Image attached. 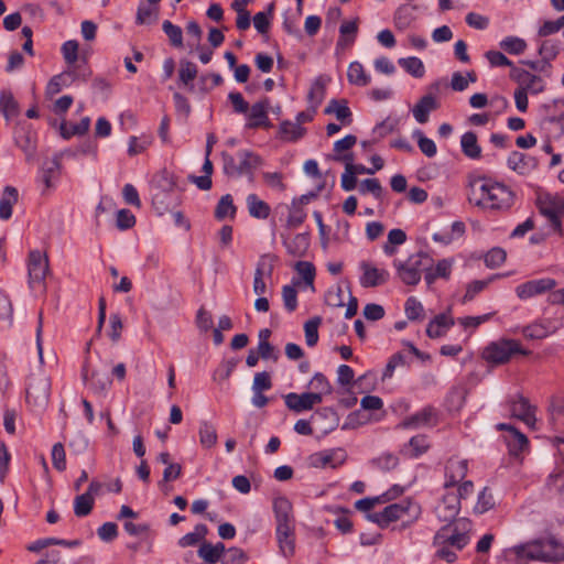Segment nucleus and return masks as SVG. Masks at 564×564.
Here are the masks:
<instances>
[{"instance_id": "nucleus-1", "label": "nucleus", "mask_w": 564, "mask_h": 564, "mask_svg": "<svg viewBox=\"0 0 564 564\" xmlns=\"http://www.w3.org/2000/svg\"><path fill=\"white\" fill-rule=\"evenodd\" d=\"M513 191L502 182L478 177L470 183L469 202L484 210L506 212L514 203Z\"/></svg>"}, {"instance_id": "nucleus-2", "label": "nucleus", "mask_w": 564, "mask_h": 564, "mask_svg": "<svg viewBox=\"0 0 564 564\" xmlns=\"http://www.w3.org/2000/svg\"><path fill=\"white\" fill-rule=\"evenodd\" d=\"M517 561L564 562V545L554 538L533 540L507 550Z\"/></svg>"}, {"instance_id": "nucleus-3", "label": "nucleus", "mask_w": 564, "mask_h": 564, "mask_svg": "<svg viewBox=\"0 0 564 564\" xmlns=\"http://www.w3.org/2000/svg\"><path fill=\"white\" fill-rule=\"evenodd\" d=\"M419 513L420 507L412 500L404 499L387 506L381 511L370 513L368 519L383 529L397 521L412 522Z\"/></svg>"}, {"instance_id": "nucleus-4", "label": "nucleus", "mask_w": 564, "mask_h": 564, "mask_svg": "<svg viewBox=\"0 0 564 564\" xmlns=\"http://www.w3.org/2000/svg\"><path fill=\"white\" fill-rule=\"evenodd\" d=\"M530 350L522 347L516 339L500 338L490 341L481 351V358L491 366L508 364L514 356H529Z\"/></svg>"}, {"instance_id": "nucleus-5", "label": "nucleus", "mask_w": 564, "mask_h": 564, "mask_svg": "<svg viewBox=\"0 0 564 564\" xmlns=\"http://www.w3.org/2000/svg\"><path fill=\"white\" fill-rule=\"evenodd\" d=\"M468 471V460L460 456L449 457L444 465V487H457L459 497L468 498L474 492V482L464 480Z\"/></svg>"}, {"instance_id": "nucleus-6", "label": "nucleus", "mask_w": 564, "mask_h": 564, "mask_svg": "<svg viewBox=\"0 0 564 564\" xmlns=\"http://www.w3.org/2000/svg\"><path fill=\"white\" fill-rule=\"evenodd\" d=\"M175 185V175L172 171L163 169L153 176L151 182L152 204L159 214L162 215L169 210L173 202Z\"/></svg>"}, {"instance_id": "nucleus-7", "label": "nucleus", "mask_w": 564, "mask_h": 564, "mask_svg": "<svg viewBox=\"0 0 564 564\" xmlns=\"http://www.w3.org/2000/svg\"><path fill=\"white\" fill-rule=\"evenodd\" d=\"M469 541L465 533H449L447 528H442L434 538L436 558L447 563L457 560V551H460Z\"/></svg>"}, {"instance_id": "nucleus-8", "label": "nucleus", "mask_w": 564, "mask_h": 564, "mask_svg": "<svg viewBox=\"0 0 564 564\" xmlns=\"http://www.w3.org/2000/svg\"><path fill=\"white\" fill-rule=\"evenodd\" d=\"M50 272L48 258L39 250H32L28 257L29 286L33 291H46L45 279Z\"/></svg>"}, {"instance_id": "nucleus-9", "label": "nucleus", "mask_w": 564, "mask_h": 564, "mask_svg": "<svg viewBox=\"0 0 564 564\" xmlns=\"http://www.w3.org/2000/svg\"><path fill=\"white\" fill-rule=\"evenodd\" d=\"M427 257L423 253L411 256L405 262L394 261L398 276L408 285H416L421 281L422 272L425 270L424 261Z\"/></svg>"}, {"instance_id": "nucleus-10", "label": "nucleus", "mask_w": 564, "mask_h": 564, "mask_svg": "<svg viewBox=\"0 0 564 564\" xmlns=\"http://www.w3.org/2000/svg\"><path fill=\"white\" fill-rule=\"evenodd\" d=\"M539 208L556 232H562V217L564 215V198L560 196L545 195L539 199Z\"/></svg>"}, {"instance_id": "nucleus-11", "label": "nucleus", "mask_w": 564, "mask_h": 564, "mask_svg": "<svg viewBox=\"0 0 564 564\" xmlns=\"http://www.w3.org/2000/svg\"><path fill=\"white\" fill-rule=\"evenodd\" d=\"M275 258L271 254H262L254 270L253 292L262 295L267 292V282L272 279Z\"/></svg>"}, {"instance_id": "nucleus-12", "label": "nucleus", "mask_w": 564, "mask_h": 564, "mask_svg": "<svg viewBox=\"0 0 564 564\" xmlns=\"http://www.w3.org/2000/svg\"><path fill=\"white\" fill-rule=\"evenodd\" d=\"M498 431H506L507 434L503 436L505 443L507 444L509 454L514 457H519L523 453L529 452V440L528 437L517 430L514 426L499 423L496 425Z\"/></svg>"}, {"instance_id": "nucleus-13", "label": "nucleus", "mask_w": 564, "mask_h": 564, "mask_svg": "<svg viewBox=\"0 0 564 564\" xmlns=\"http://www.w3.org/2000/svg\"><path fill=\"white\" fill-rule=\"evenodd\" d=\"M555 286L556 281L551 278L530 280L519 284L516 288V294L520 300H529L552 291Z\"/></svg>"}, {"instance_id": "nucleus-14", "label": "nucleus", "mask_w": 564, "mask_h": 564, "mask_svg": "<svg viewBox=\"0 0 564 564\" xmlns=\"http://www.w3.org/2000/svg\"><path fill=\"white\" fill-rule=\"evenodd\" d=\"M542 124L545 129L554 124L557 135L564 133V100L556 99L543 106Z\"/></svg>"}, {"instance_id": "nucleus-15", "label": "nucleus", "mask_w": 564, "mask_h": 564, "mask_svg": "<svg viewBox=\"0 0 564 564\" xmlns=\"http://www.w3.org/2000/svg\"><path fill=\"white\" fill-rule=\"evenodd\" d=\"M511 77L518 83V88L530 94H540L545 88V82L541 76L522 68L513 67Z\"/></svg>"}, {"instance_id": "nucleus-16", "label": "nucleus", "mask_w": 564, "mask_h": 564, "mask_svg": "<svg viewBox=\"0 0 564 564\" xmlns=\"http://www.w3.org/2000/svg\"><path fill=\"white\" fill-rule=\"evenodd\" d=\"M285 405L291 411L301 413L303 411L312 410L316 404L322 403L319 394H313L312 392L294 393L291 392L284 397Z\"/></svg>"}, {"instance_id": "nucleus-17", "label": "nucleus", "mask_w": 564, "mask_h": 564, "mask_svg": "<svg viewBox=\"0 0 564 564\" xmlns=\"http://www.w3.org/2000/svg\"><path fill=\"white\" fill-rule=\"evenodd\" d=\"M269 101L260 100L249 107L247 112V127L250 129L270 128L271 122L268 116Z\"/></svg>"}, {"instance_id": "nucleus-18", "label": "nucleus", "mask_w": 564, "mask_h": 564, "mask_svg": "<svg viewBox=\"0 0 564 564\" xmlns=\"http://www.w3.org/2000/svg\"><path fill=\"white\" fill-rule=\"evenodd\" d=\"M100 484L91 481L88 490L82 495H78L74 499V513L76 517L84 518L90 514L95 506V497L100 489Z\"/></svg>"}, {"instance_id": "nucleus-19", "label": "nucleus", "mask_w": 564, "mask_h": 564, "mask_svg": "<svg viewBox=\"0 0 564 564\" xmlns=\"http://www.w3.org/2000/svg\"><path fill=\"white\" fill-rule=\"evenodd\" d=\"M437 423V412L433 406H425L415 414L404 419L400 426L404 429H420L433 426Z\"/></svg>"}, {"instance_id": "nucleus-20", "label": "nucleus", "mask_w": 564, "mask_h": 564, "mask_svg": "<svg viewBox=\"0 0 564 564\" xmlns=\"http://www.w3.org/2000/svg\"><path fill=\"white\" fill-rule=\"evenodd\" d=\"M273 510L276 518V528L289 530L294 528L293 508L291 501L285 497H276L273 500Z\"/></svg>"}, {"instance_id": "nucleus-21", "label": "nucleus", "mask_w": 564, "mask_h": 564, "mask_svg": "<svg viewBox=\"0 0 564 564\" xmlns=\"http://www.w3.org/2000/svg\"><path fill=\"white\" fill-rule=\"evenodd\" d=\"M460 499L458 492L446 494L435 509L438 519L444 522L454 520L460 510Z\"/></svg>"}, {"instance_id": "nucleus-22", "label": "nucleus", "mask_w": 564, "mask_h": 564, "mask_svg": "<svg viewBox=\"0 0 564 564\" xmlns=\"http://www.w3.org/2000/svg\"><path fill=\"white\" fill-rule=\"evenodd\" d=\"M510 412L512 416L521 420L529 427L534 429L536 423L535 408L532 406L525 398L518 397L512 400L510 403Z\"/></svg>"}, {"instance_id": "nucleus-23", "label": "nucleus", "mask_w": 564, "mask_h": 564, "mask_svg": "<svg viewBox=\"0 0 564 564\" xmlns=\"http://www.w3.org/2000/svg\"><path fill=\"white\" fill-rule=\"evenodd\" d=\"M360 270L362 275L360 276V284L364 288H375L386 283L389 279V272L384 269H379L369 262H361Z\"/></svg>"}, {"instance_id": "nucleus-24", "label": "nucleus", "mask_w": 564, "mask_h": 564, "mask_svg": "<svg viewBox=\"0 0 564 564\" xmlns=\"http://www.w3.org/2000/svg\"><path fill=\"white\" fill-rule=\"evenodd\" d=\"M307 203V198L302 196L297 199H293L290 205H286L288 217L285 225L289 229H295L300 227L306 219V210L304 205Z\"/></svg>"}, {"instance_id": "nucleus-25", "label": "nucleus", "mask_w": 564, "mask_h": 564, "mask_svg": "<svg viewBox=\"0 0 564 564\" xmlns=\"http://www.w3.org/2000/svg\"><path fill=\"white\" fill-rule=\"evenodd\" d=\"M340 453L341 452L339 449H328L314 453L308 458L310 465L315 468H335L343 462V455L339 456Z\"/></svg>"}, {"instance_id": "nucleus-26", "label": "nucleus", "mask_w": 564, "mask_h": 564, "mask_svg": "<svg viewBox=\"0 0 564 564\" xmlns=\"http://www.w3.org/2000/svg\"><path fill=\"white\" fill-rule=\"evenodd\" d=\"M556 327L550 319L535 321L522 328V335L528 339H543L555 332Z\"/></svg>"}, {"instance_id": "nucleus-27", "label": "nucleus", "mask_w": 564, "mask_h": 564, "mask_svg": "<svg viewBox=\"0 0 564 564\" xmlns=\"http://www.w3.org/2000/svg\"><path fill=\"white\" fill-rule=\"evenodd\" d=\"M440 107L436 98L431 94L424 95L415 104L412 109L414 119L419 123H426L429 121V115L431 111L436 110Z\"/></svg>"}, {"instance_id": "nucleus-28", "label": "nucleus", "mask_w": 564, "mask_h": 564, "mask_svg": "<svg viewBox=\"0 0 564 564\" xmlns=\"http://www.w3.org/2000/svg\"><path fill=\"white\" fill-rule=\"evenodd\" d=\"M324 112L334 115L341 126H349L352 122V113L346 99H332Z\"/></svg>"}, {"instance_id": "nucleus-29", "label": "nucleus", "mask_w": 564, "mask_h": 564, "mask_svg": "<svg viewBox=\"0 0 564 564\" xmlns=\"http://www.w3.org/2000/svg\"><path fill=\"white\" fill-rule=\"evenodd\" d=\"M330 78L325 75H321L316 77L308 90L307 101L311 108H318V106L323 102L326 96V88Z\"/></svg>"}, {"instance_id": "nucleus-30", "label": "nucleus", "mask_w": 564, "mask_h": 564, "mask_svg": "<svg viewBox=\"0 0 564 564\" xmlns=\"http://www.w3.org/2000/svg\"><path fill=\"white\" fill-rule=\"evenodd\" d=\"M356 143L357 137L354 134H347L334 143L333 154L329 155V159L345 164L347 159H351L354 156L349 151Z\"/></svg>"}, {"instance_id": "nucleus-31", "label": "nucleus", "mask_w": 564, "mask_h": 564, "mask_svg": "<svg viewBox=\"0 0 564 564\" xmlns=\"http://www.w3.org/2000/svg\"><path fill=\"white\" fill-rule=\"evenodd\" d=\"M455 324L454 318L447 314L436 315L426 327V335L430 338H440Z\"/></svg>"}, {"instance_id": "nucleus-32", "label": "nucleus", "mask_w": 564, "mask_h": 564, "mask_svg": "<svg viewBox=\"0 0 564 564\" xmlns=\"http://www.w3.org/2000/svg\"><path fill=\"white\" fill-rule=\"evenodd\" d=\"M75 78L76 70L72 68L53 76L47 83L46 95L51 97L57 95L63 88L70 86Z\"/></svg>"}, {"instance_id": "nucleus-33", "label": "nucleus", "mask_w": 564, "mask_h": 564, "mask_svg": "<svg viewBox=\"0 0 564 564\" xmlns=\"http://www.w3.org/2000/svg\"><path fill=\"white\" fill-rule=\"evenodd\" d=\"M19 192L13 186H6L0 198V219L8 220L12 216L13 206L18 203Z\"/></svg>"}, {"instance_id": "nucleus-34", "label": "nucleus", "mask_w": 564, "mask_h": 564, "mask_svg": "<svg viewBox=\"0 0 564 564\" xmlns=\"http://www.w3.org/2000/svg\"><path fill=\"white\" fill-rule=\"evenodd\" d=\"M460 148L464 155L470 160L481 158V148L478 143L477 134L473 131L465 132L460 137Z\"/></svg>"}, {"instance_id": "nucleus-35", "label": "nucleus", "mask_w": 564, "mask_h": 564, "mask_svg": "<svg viewBox=\"0 0 564 564\" xmlns=\"http://www.w3.org/2000/svg\"><path fill=\"white\" fill-rule=\"evenodd\" d=\"M358 32L357 21H345L339 28V37L336 44L337 50H345L351 46Z\"/></svg>"}, {"instance_id": "nucleus-36", "label": "nucleus", "mask_w": 564, "mask_h": 564, "mask_svg": "<svg viewBox=\"0 0 564 564\" xmlns=\"http://www.w3.org/2000/svg\"><path fill=\"white\" fill-rule=\"evenodd\" d=\"M247 207L249 215L257 219H267L270 216L271 207L270 205L259 198L256 194H249L247 196Z\"/></svg>"}, {"instance_id": "nucleus-37", "label": "nucleus", "mask_w": 564, "mask_h": 564, "mask_svg": "<svg viewBox=\"0 0 564 564\" xmlns=\"http://www.w3.org/2000/svg\"><path fill=\"white\" fill-rule=\"evenodd\" d=\"M347 79L351 85L365 87L370 84L371 76L367 73L361 63L352 62L347 69Z\"/></svg>"}, {"instance_id": "nucleus-38", "label": "nucleus", "mask_w": 564, "mask_h": 564, "mask_svg": "<svg viewBox=\"0 0 564 564\" xmlns=\"http://www.w3.org/2000/svg\"><path fill=\"white\" fill-rule=\"evenodd\" d=\"M453 262L447 259L440 260L433 269L425 272L424 279L429 285L433 284L437 279H448L452 273Z\"/></svg>"}, {"instance_id": "nucleus-39", "label": "nucleus", "mask_w": 564, "mask_h": 564, "mask_svg": "<svg viewBox=\"0 0 564 564\" xmlns=\"http://www.w3.org/2000/svg\"><path fill=\"white\" fill-rule=\"evenodd\" d=\"M14 141L24 153L31 155L35 149V138L33 133L24 128H18L14 130Z\"/></svg>"}, {"instance_id": "nucleus-40", "label": "nucleus", "mask_w": 564, "mask_h": 564, "mask_svg": "<svg viewBox=\"0 0 564 564\" xmlns=\"http://www.w3.org/2000/svg\"><path fill=\"white\" fill-rule=\"evenodd\" d=\"M430 447L426 436H413L403 448V454L410 458H417Z\"/></svg>"}, {"instance_id": "nucleus-41", "label": "nucleus", "mask_w": 564, "mask_h": 564, "mask_svg": "<svg viewBox=\"0 0 564 564\" xmlns=\"http://www.w3.org/2000/svg\"><path fill=\"white\" fill-rule=\"evenodd\" d=\"M90 128V118L84 117L77 123L64 122L61 124V134L65 139H70L74 135H84Z\"/></svg>"}, {"instance_id": "nucleus-42", "label": "nucleus", "mask_w": 564, "mask_h": 564, "mask_svg": "<svg viewBox=\"0 0 564 564\" xmlns=\"http://www.w3.org/2000/svg\"><path fill=\"white\" fill-rule=\"evenodd\" d=\"M276 538L281 552L285 556L293 555L295 551L294 528H289V530L285 531L281 530V528H276Z\"/></svg>"}, {"instance_id": "nucleus-43", "label": "nucleus", "mask_w": 564, "mask_h": 564, "mask_svg": "<svg viewBox=\"0 0 564 564\" xmlns=\"http://www.w3.org/2000/svg\"><path fill=\"white\" fill-rule=\"evenodd\" d=\"M398 63L408 74L415 78H422L425 74V66L419 57H402L399 58Z\"/></svg>"}, {"instance_id": "nucleus-44", "label": "nucleus", "mask_w": 564, "mask_h": 564, "mask_svg": "<svg viewBox=\"0 0 564 564\" xmlns=\"http://www.w3.org/2000/svg\"><path fill=\"white\" fill-rule=\"evenodd\" d=\"M159 459L163 464L167 465L163 473V479L159 482V487L165 496H169L170 492L173 490V487L170 486L169 482L172 479L176 478V474H173L174 466H173V464L170 463V454L169 453H161L159 456Z\"/></svg>"}, {"instance_id": "nucleus-45", "label": "nucleus", "mask_w": 564, "mask_h": 564, "mask_svg": "<svg viewBox=\"0 0 564 564\" xmlns=\"http://www.w3.org/2000/svg\"><path fill=\"white\" fill-rule=\"evenodd\" d=\"M306 130L300 123L292 121H283L280 124L281 138L285 141H296L305 134Z\"/></svg>"}, {"instance_id": "nucleus-46", "label": "nucleus", "mask_w": 564, "mask_h": 564, "mask_svg": "<svg viewBox=\"0 0 564 564\" xmlns=\"http://www.w3.org/2000/svg\"><path fill=\"white\" fill-rule=\"evenodd\" d=\"M159 15V7L153 4L140 3L137 11V24H152L156 22Z\"/></svg>"}, {"instance_id": "nucleus-47", "label": "nucleus", "mask_w": 564, "mask_h": 564, "mask_svg": "<svg viewBox=\"0 0 564 564\" xmlns=\"http://www.w3.org/2000/svg\"><path fill=\"white\" fill-rule=\"evenodd\" d=\"M236 210L237 208L234 204L231 195L227 194L221 196V198L217 203V206L215 208V217L218 220H223L227 217L234 218L236 215Z\"/></svg>"}, {"instance_id": "nucleus-48", "label": "nucleus", "mask_w": 564, "mask_h": 564, "mask_svg": "<svg viewBox=\"0 0 564 564\" xmlns=\"http://www.w3.org/2000/svg\"><path fill=\"white\" fill-rule=\"evenodd\" d=\"M239 174L250 173L261 164V159L253 152L242 151L239 153Z\"/></svg>"}, {"instance_id": "nucleus-49", "label": "nucleus", "mask_w": 564, "mask_h": 564, "mask_svg": "<svg viewBox=\"0 0 564 564\" xmlns=\"http://www.w3.org/2000/svg\"><path fill=\"white\" fill-rule=\"evenodd\" d=\"M79 44L76 40H68L62 44L61 53L67 66L75 69V64L78 61Z\"/></svg>"}, {"instance_id": "nucleus-50", "label": "nucleus", "mask_w": 564, "mask_h": 564, "mask_svg": "<svg viewBox=\"0 0 564 564\" xmlns=\"http://www.w3.org/2000/svg\"><path fill=\"white\" fill-rule=\"evenodd\" d=\"M217 432L209 422H203L199 426V443L205 448H212L217 444Z\"/></svg>"}, {"instance_id": "nucleus-51", "label": "nucleus", "mask_w": 564, "mask_h": 564, "mask_svg": "<svg viewBox=\"0 0 564 564\" xmlns=\"http://www.w3.org/2000/svg\"><path fill=\"white\" fill-rule=\"evenodd\" d=\"M508 166L518 174L524 175L530 171V160L520 152H512L508 158Z\"/></svg>"}, {"instance_id": "nucleus-52", "label": "nucleus", "mask_w": 564, "mask_h": 564, "mask_svg": "<svg viewBox=\"0 0 564 564\" xmlns=\"http://www.w3.org/2000/svg\"><path fill=\"white\" fill-rule=\"evenodd\" d=\"M199 555L208 563H216L220 560L221 554L225 552L223 543L216 545L203 544L199 547Z\"/></svg>"}, {"instance_id": "nucleus-53", "label": "nucleus", "mask_w": 564, "mask_h": 564, "mask_svg": "<svg viewBox=\"0 0 564 564\" xmlns=\"http://www.w3.org/2000/svg\"><path fill=\"white\" fill-rule=\"evenodd\" d=\"M322 324V318L319 316H315L308 319L304 324L305 332V341L307 346L313 347L318 341V327Z\"/></svg>"}, {"instance_id": "nucleus-54", "label": "nucleus", "mask_w": 564, "mask_h": 564, "mask_svg": "<svg viewBox=\"0 0 564 564\" xmlns=\"http://www.w3.org/2000/svg\"><path fill=\"white\" fill-rule=\"evenodd\" d=\"M286 250L294 257H302L308 248V239L304 235H296L285 242Z\"/></svg>"}, {"instance_id": "nucleus-55", "label": "nucleus", "mask_w": 564, "mask_h": 564, "mask_svg": "<svg viewBox=\"0 0 564 564\" xmlns=\"http://www.w3.org/2000/svg\"><path fill=\"white\" fill-rule=\"evenodd\" d=\"M360 194H371L377 199H382L383 187L378 178H366L358 187Z\"/></svg>"}, {"instance_id": "nucleus-56", "label": "nucleus", "mask_w": 564, "mask_h": 564, "mask_svg": "<svg viewBox=\"0 0 564 564\" xmlns=\"http://www.w3.org/2000/svg\"><path fill=\"white\" fill-rule=\"evenodd\" d=\"M406 235L402 229L395 228L389 231L388 242L383 246V250L387 254L392 256L395 252L394 246L404 243Z\"/></svg>"}, {"instance_id": "nucleus-57", "label": "nucleus", "mask_w": 564, "mask_h": 564, "mask_svg": "<svg viewBox=\"0 0 564 564\" xmlns=\"http://www.w3.org/2000/svg\"><path fill=\"white\" fill-rule=\"evenodd\" d=\"M311 388L315 390L313 394H319L323 399L324 395L332 393V386L323 373H315L310 382Z\"/></svg>"}, {"instance_id": "nucleus-58", "label": "nucleus", "mask_w": 564, "mask_h": 564, "mask_svg": "<svg viewBox=\"0 0 564 564\" xmlns=\"http://www.w3.org/2000/svg\"><path fill=\"white\" fill-rule=\"evenodd\" d=\"M500 47L514 55L522 54L527 48L524 40L516 36H508L500 42Z\"/></svg>"}, {"instance_id": "nucleus-59", "label": "nucleus", "mask_w": 564, "mask_h": 564, "mask_svg": "<svg viewBox=\"0 0 564 564\" xmlns=\"http://www.w3.org/2000/svg\"><path fill=\"white\" fill-rule=\"evenodd\" d=\"M413 21L412 12L406 7H400L397 9L393 15V22L394 26L398 30H405L408 29Z\"/></svg>"}, {"instance_id": "nucleus-60", "label": "nucleus", "mask_w": 564, "mask_h": 564, "mask_svg": "<svg viewBox=\"0 0 564 564\" xmlns=\"http://www.w3.org/2000/svg\"><path fill=\"white\" fill-rule=\"evenodd\" d=\"M507 253L502 248L496 247L485 254V263L488 268H499L505 263Z\"/></svg>"}, {"instance_id": "nucleus-61", "label": "nucleus", "mask_w": 564, "mask_h": 564, "mask_svg": "<svg viewBox=\"0 0 564 564\" xmlns=\"http://www.w3.org/2000/svg\"><path fill=\"white\" fill-rule=\"evenodd\" d=\"M262 180L272 189L283 192L286 188L283 174L280 172H264L262 173Z\"/></svg>"}, {"instance_id": "nucleus-62", "label": "nucleus", "mask_w": 564, "mask_h": 564, "mask_svg": "<svg viewBox=\"0 0 564 564\" xmlns=\"http://www.w3.org/2000/svg\"><path fill=\"white\" fill-rule=\"evenodd\" d=\"M52 464L58 471L66 469V453L62 443H55L52 447Z\"/></svg>"}, {"instance_id": "nucleus-63", "label": "nucleus", "mask_w": 564, "mask_h": 564, "mask_svg": "<svg viewBox=\"0 0 564 564\" xmlns=\"http://www.w3.org/2000/svg\"><path fill=\"white\" fill-rule=\"evenodd\" d=\"M137 223L135 216L129 209H120L117 213L116 226L120 230H128L134 227Z\"/></svg>"}, {"instance_id": "nucleus-64", "label": "nucleus", "mask_w": 564, "mask_h": 564, "mask_svg": "<svg viewBox=\"0 0 564 564\" xmlns=\"http://www.w3.org/2000/svg\"><path fill=\"white\" fill-rule=\"evenodd\" d=\"M414 135L417 138V145L421 152L427 158L435 156L437 152L435 142L432 139L425 137L421 131H415Z\"/></svg>"}]
</instances>
